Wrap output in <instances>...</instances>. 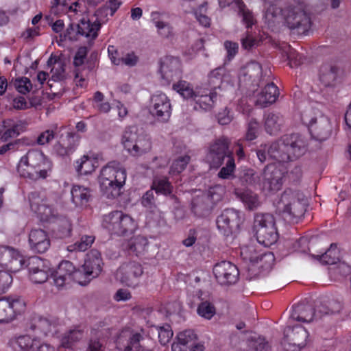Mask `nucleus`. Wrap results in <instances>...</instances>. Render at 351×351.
I'll list each match as a JSON object with an SVG mask.
<instances>
[{
  "instance_id": "39",
  "label": "nucleus",
  "mask_w": 351,
  "mask_h": 351,
  "mask_svg": "<svg viewBox=\"0 0 351 351\" xmlns=\"http://www.w3.org/2000/svg\"><path fill=\"white\" fill-rule=\"evenodd\" d=\"M284 123L282 116L279 113L269 112L265 118V128L266 132L271 134H276Z\"/></svg>"
},
{
  "instance_id": "11",
  "label": "nucleus",
  "mask_w": 351,
  "mask_h": 351,
  "mask_svg": "<svg viewBox=\"0 0 351 351\" xmlns=\"http://www.w3.org/2000/svg\"><path fill=\"white\" fill-rule=\"evenodd\" d=\"M308 332L301 325L287 326L284 331L282 345L285 351H300L306 345Z\"/></svg>"
},
{
  "instance_id": "44",
  "label": "nucleus",
  "mask_w": 351,
  "mask_h": 351,
  "mask_svg": "<svg viewBox=\"0 0 351 351\" xmlns=\"http://www.w3.org/2000/svg\"><path fill=\"white\" fill-rule=\"evenodd\" d=\"M152 187L156 193H161L165 195H171L173 189V186L166 177L155 178Z\"/></svg>"
},
{
  "instance_id": "49",
  "label": "nucleus",
  "mask_w": 351,
  "mask_h": 351,
  "mask_svg": "<svg viewBox=\"0 0 351 351\" xmlns=\"http://www.w3.org/2000/svg\"><path fill=\"white\" fill-rule=\"evenodd\" d=\"M95 241V237L92 235H83L80 241H76L73 245L68 246L69 251L84 252L91 246Z\"/></svg>"
},
{
  "instance_id": "6",
  "label": "nucleus",
  "mask_w": 351,
  "mask_h": 351,
  "mask_svg": "<svg viewBox=\"0 0 351 351\" xmlns=\"http://www.w3.org/2000/svg\"><path fill=\"white\" fill-rule=\"evenodd\" d=\"M285 24L298 34H306L311 27V20L306 6L302 3L290 5L283 10Z\"/></svg>"
},
{
  "instance_id": "48",
  "label": "nucleus",
  "mask_w": 351,
  "mask_h": 351,
  "mask_svg": "<svg viewBox=\"0 0 351 351\" xmlns=\"http://www.w3.org/2000/svg\"><path fill=\"white\" fill-rule=\"evenodd\" d=\"M222 69L219 67L213 70L208 75V84L210 86V90L217 92V89H221L222 84Z\"/></svg>"
},
{
  "instance_id": "60",
  "label": "nucleus",
  "mask_w": 351,
  "mask_h": 351,
  "mask_svg": "<svg viewBox=\"0 0 351 351\" xmlns=\"http://www.w3.org/2000/svg\"><path fill=\"white\" fill-rule=\"evenodd\" d=\"M235 169V163L233 157H228L226 160V166L223 167L219 172L218 176L222 179H230L233 177V172Z\"/></svg>"
},
{
  "instance_id": "63",
  "label": "nucleus",
  "mask_w": 351,
  "mask_h": 351,
  "mask_svg": "<svg viewBox=\"0 0 351 351\" xmlns=\"http://www.w3.org/2000/svg\"><path fill=\"white\" fill-rule=\"evenodd\" d=\"M14 85L20 93L24 95L29 93L32 88L31 81L27 77L16 79Z\"/></svg>"
},
{
  "instance_id": "5",
  "label": "nucleus",
  "mask_w": 351,
  "mask_h": 351,
  "mask_svg": "<svg viewBox=\"0 0 351 351\" xmlns=\"http://www.w3.org/2000/svg\"><path fill=\"white\" fill-rule=\"evenodd\" d=\"M253 229L258 242L265 247L274 244L278 239L274 217L269 213H256Z\"/></svg>"
},
{
  "instance_id": "23",
  "label": "nucleus",
  "mask_w": 351,
  "mask_h": 351,
  "mask_svg": "<svg viewBox=\"0 0 351 351\" xmlns=\"http://www.w3.org/2000/svg\"><path fill=\"white\" fill-rule=\"evenodd\" d=\"M29 201L31 209L43 219H47L53 215L52 208L47 204V200L40 192L33 191L29 193Z\"/></svg>"
},
{
  "instance_id": "2",
  "label": "nucleus",
  "mask_w": 351,
  "mask_h": 351,
  "mask_svg": "<svg viewBox=\"0 0 351 351\" xmlns=\"http://www.w3.org/2000/svg\"><path fill=\"white\" fill-rule=\"evenodd\" d=\"M126 180V171L117 161L104 167L99 176L100 188L108 198H116L121 193Z\"/></svg>"
},
{
  "instance_id": "15",
  "label": "nucleus",
  "mask_w": 351,
  "mask_h": 351,
  "mask_svg": "<svg viewBox=\"0 0 351 351\" xmlns=\"http://www.w3.org/2000/svg\"><path fill=\"white\" fill-rule=\"evenodd\" d=\"M213 274L217 282L221 285H234L237 282L239 278V271L237 266L226 261L215 264Z\"/></svg>"
},
{
  "instance_id": "17",
  "label": "nucleus",
  "mask_w": 351,
  "mask_h": 351,
  "mask_svg": "<svg viewBox=\"0 0 351 351\" xmlns=\"http://www.w3.org/2000/svg\"><path fill=\"white\" fill-rule=\"evenodd\" d=\"M150 113L158 121L166 122L171 116V104L165 94L154 95L152 97Z\"/></svg>"
},
{
  "instance_id": "43",
  "label": "nucleus",
  "mask_w": 351,
  "mask_h": 351,
  "mask_svg": "<svg viewBox=\"0 0 351 351\" xmlns=\"http://www.w3.org/2000/svg\"><path fill=\"white\" fill-rule=\"evenodd\" d=\"M200 300L197 309L198 315L205 319H210L216 313L214 304L210 300L204 298H201Z\"/></svg>"
},
{
  "instance_id": "25",
  "label": "nucleus",
  "mask_w": 351,
  "mask_h": 351,
  "mask_svg": "<svg viewBox=\"0 0 351 351\" xmlns=\"http://www.w3.org/2000/svg\"><path fill=\"white\" fill-rule=\"evenodd\" d=\"M317 316L313 306L308 302H302L293 306L290 318L302 322H311Z\"/></svg>"
},
{
  "instance_id": "32",
  "label": "nucleus",
  "mask_w": 351,
  "mask_h": 351,
  "mask_svg": "<svg viewBox=\"0 0 351 351\" xmlns=\"http://www.w3.org/2000/svg\"><path fill=\"white\" fill-rule=\"evenodd\" d=\"M160 72L162 77L171 80L180 73V62L174 57H165L160 62Z\"/></svg>"
},
{
  "instance_id": "7",
  "label": "nucleus",
  "mask_w": 351,
  "mask_h": 351,
  "mask_svg": "<svg viewBox=\"0 0 351 351\" xmlns=\"http://www.w3.org/2000/svg\"><path fill=\"white\" fill-rule=\"evenodd\" d=\"M122 143L125 149L134 156L143 155L149 152L152 147L149 137L136 126L125 129Z\"/></svg>"
},
{
  "instance_id": "10",
  "label": "nucleus",
  "mask_w": 351,
  "mask_h": 351,
  "mask_svg": "<svg viewBox=\"0 0 351 351\" xmlns=\"http://www.w3.org/2000/svg\"><path fill=\"white\" fill-rule=\"evenodd\" d=\"M230 142L225 136H221L214 141L210 145L206 159L210 168L217 169L222 165L228 157H232L229 149Z\"/></svg>"
},
{
  "instance_id": "55",
  "label": "nucleus",
  "mask_w": 351,
  "mask_h": 351,
  "mask_svg": "<svg viewBox=\"0 0 351 351\" xmlns=\"http://www.w3.org/2000/svg\"><path fill=\"white\" fill-rule=\"evenodd\" d=\"M56 234L60 238H66L70 236L71 232V225L70 221L63 218L57 223V227L55 230Z\"/></svg>"
},
{
  "instance_id": "53",
  "label": "nucleus",
  "mask_w": 351,
  "mask_h": 351,
  "mask_svg": "<svg viewBox=\"0 0 351 351\" xmlns=\"http://www.w3.org/2000/svg\"><path fill=\"white\" fill-rule=\"evenodd\" d=\"M177 341L184 347H189L197 339V336L194 330L189 329L179 332L176 337Z\"/></svg>"
},
{
  "instance_id": "40",
  "label": "nucleus",
  "mask_w": 351,
  "mask_h": 351,
  "mask_svg": "<svg viewBox=\"0 0 351 351\" xmlns=\"http://www.w3.org/2000/svg\"><path fill=\"white\" fill-rule=\"evenodd\" d=\"M56 324V322L55 319H50L48 317L35 315L31 320L29 328L33 330L38 329L45 335H47L51 331L52 328Z\"/></svg>"
},
{
  "instance_id": "31",
  "label": "nucleus",
  "mask_w": 351,
  "mask_h": 351,
  "mask_svg": "<svg viewBox=\"0 0 351 351\" xmlns=\"http://www.w3.org/2000/svg\"><path fill=\"white\" fill-rule=\"evenodd\" d=\"M267 154L269 158L279 162L292 160L282 137L269 145Z\"/></svg>"
},
{
  "instance_id": "29",
  "label": "nucleus",
  "mask_w": 351,
  "mask_h": 351,
  "mask_svg": "<svg viewBox=\"0 0 351 351\" xmlns=\"http://www.w3.org/2000/svg\"><path fill=\"white\" fill-rule=\"evenodd\" d=\"M339 75V68L334 63L323 64L319 69V80L325 86H334Z\"/></svg>"
},
{
  "instance_id": "54",
  "label": "nucleus",
  "mask_w": 351,
  "mask_h": 351,
  "mask_svg": "<svg viewBox=\"0 0 351 351\" xmlns=\"http://www.w3.org/2000/svg\"><path fill=\"white\" fill-rule=\"evenodd\" d=\"M25 124L22 121H18L16 125L6 129L1 135L3 141H7L9 138L17 137L24 130Z\"/></svg>"
},
{
  "instance_id": "36",
  "label": "nucleus",
  "mask_w": 351,
  "mask_h": 351,
  "mask_svg": "<svg viewBox=\"0 0 351 351\" xmlns=\"http://www.w3.org/2000/svg\"><path fill=\"white\" fill-rule=\"evenodd\" d=\"M101 27V23L96 20L94 23H90L88 19H82L80 23L77 25V34L86 37H91L95 39L97 36V32Z\"/></svg>"
},
{
  "instance_id": "50",
  "label": "nucleus",
  "mask_w": 351,
  "mask_h": 351,
  "mask_svg": "<svg viewBox=\"0 0 351 351\" xmlns=\"http://www.w3.org/2000/svg\"><path fill=\"white\" fill-rule=\"evenodd\" d=\"M83 337V330L80 329H73L62 337V346L64 348H71L73 345L81 339Z\"/></svg>"
},
{
  "instance_id": "59",
  "label": "nucleus",
  "mask_w": 351,
  "mask_h": 351,
  "mask_svg": "<svg viewBox=\"0 0 351 351\" xmlns=\"http://www.w3.org/2000/svg\"><path fill=\"white\" fill-rule=\"evenodd\" d=\"M121 5V2L118 1L117 0H109L106 2L104 6L102 8L98 9L96 12L95 15L97 16V17L105 15L106 16L108 14V10H110L111 14L110 15L112 16L114 12L117 11V10L119 8Z\"/></svg>"
},
{
  "instance_id": "9",
  "label": "nucleus",
  "mask_w": 351,
  "mask_h": 351,
  "mask_svg": "<svg viewBox=\"0 0 351 351\" xmlns=\"http://www.w3.org/2000/svg\"><path fill=\"white\" fill-rule=\"evenodd\" d=\"M117 346L121 351H153V342L150 339L140 333H134L130 329H124L119 333Z\"/></svg>"
},
{
  "instance_id": "33",
  "label": "nucleus",
  "mask_w": 351,
  "mask_h": 351,
  "mask_svg": "<svg viewBox=\"0 0 351 351\" xmlns=\"http://www.w3.org/2000/svg\"><path fill=\"white\" fill-rule=\"evenodd\" d=\"M234 10L237 16L241 19V22L247 29L251 28L256 23V19L252 12L241 0L234 1Z\"/></svg>"
},
{
  "instance_id": "35",
  "label": "nucleus",
  "mask_w": 351,
  "mask_h": 351,
  "mask_svg": "<svg viewBox=\"0 0 351 351\" xmlns=\"http://www.w3.org/2000/svg\"><path fill=\"white\" fill-rule=\"evenodd\" d=\"M245 80H251L252 84L254 86H260L263 81H265V77L262 75V66L256 62H252L245 67Z\"/></svg>"
},
{
  "instance_id": "13",
  "label": "nucleus",
  "mask_w": 351,
  "mask_h": 351,
  "mask_svg": "<svg viewBox=\"0 0 351 351\" xmlns=\"http://www.w3.org/2000/svg\"><path fill=\"white\" fill-rule=\"evenodd\" d=\"M25 303L19 297L0 298V323H8L25 311Z\"/></svg>"
},
{
  "instance_id": "56",
  "label": "nucleus",
  "mask_w": 351,
  "mask_h": 351,
  "mask_svg": "<svg viewBox=\"0 0 351 351\" xmlns=\"http://www.w3.org/2000/svg\"><path fill=\"white\" fill-rule=\"evenodd\" d=\"M286 54L290 67L298 66L303 64L305 60L302 54L298 53L290 46L288 47V51H286Z\"/></svg>"
},
{
  "instance_id": "47",
  "label": "nucleus",
  "mask_w": 351,
  "mask_h": 351,
  "mask_svg": "<svg viewBox=\"0 0 351 351\" xmlns=\"http://www.w3.org/2000/svg\"><path fill=\"white\" fill-rule=\"evenodd\" d=\"M148 245V241L146 237L142 235H138L131 239L128 243L130 250L135 252L138 256L145 250Z\"/></svg>"
},
{
  "instance_id": "19",
  "label": "nucleus",
  "mask_w": 351,
  "mask_h": 351,
  "mask_svg": "<svg viewBox=\"0 0 351 351\" xmlns=\"http://www.w3.org/2000/svg\"><path fill=\"white\" fill-rule=\"evenodd\" d=\"M263 189L268 191H277L282 185L283 173L274 165H267L263 173Z\"/></svg>"
},
{
  "instance_id": "4",
  "label": "nucleus",
  "mask_w": 351,
  "mask_h": 351,
  "mask_svg": "<svg viewBox=\"0 0 351 351\" xmlns=\"http://www.w3.org/2000/svg\"><path fill=\"white\" fill-rule=\"evenodd\" d=\"M304 124L308 125L313 138L319 141L326 140L331 134L329 119L315 108L305 110L301 115Z\"/></svg>"
},
{
  "instance_id": "52",
  "label": "nucleus",
  "mask_w": 351,
  "mask_h": 351,
  "mask_svg": "<svg viewBox=\"0 0 351 351\" xmlns=\"http://www.w3.org/2000/svg\"><path fill=\"white\" fill-rule=\"evenodd\" d=\"M155 26L158 29V34L163 38L172 39L175 36L173 27L167 22L164 21H155Z\"/></svg>"
},
{
  "instance_id": "3",
  "label": "nucleus",
  "mask_w": 351,
  "mask_h": 351,
  "mask_svg": "<svg viewBox=\"0 0 351 351\" xmlns=\"http://www.w3.org/2000/svg\"><path fill=\"white\" fill-rule=\"evenodd\" d=\"M306 199L302 193L286 189L278 202V208L289 223H298L306 211Z\"/></svg>"
},
{
  "instance_id": "16",
  "label": "nucleus",
  "mask_w": 351,
  "mask_h": 351,
  "mask_svg": "<svg viewBox=\"0 0 351 351\" xmlns=\"http://www.w3.org/2000/svg\"><path fill=\"white\" fill-rule=\"evenodd\" d=\"M141 265L136 262L125 263L117 271V278L127 286H134L143 274Z\"/></svg>"
},
{
  "instance_id": "45",
  "label": "nucleus",
  "mask_w": 351,
  "mask_h": 351,
  "mask_svg": "<svg viewBox=\"0 0 351 351\" xmlns=\"http://www.w3.org/2000/svg\"><path fill=\"white\" fill-rule=\"evenodd\" d=\"M75 169L79 174H89L95 169L93 160L88 156L84 155L76 162Z\"/></svg>"
},
{
  "instance_id": "1",
  "label": "nucleus",
  "mask_w": 351,
  "mask_h": 351,
  "mask_svg": "<svg viewBox=\"0 0 351 351\" xmlns=\"http://www.w3.org/2000/svg\"><path fill=\"white\" fill-rule=\"evenodd\" d=\"M51 166V162L42 152L32 149L21 158L17 170L21 176L37 180L46 178Z\"/></svg>"
},
{
  "instance_id": "24",
  "label": "nucleus",
  "mask_w": 351,
  "mask_h": 351,
  "mask_svg": "<svg viewBox=\"0 0 351 351\" xmlns=\"http://www.w3.org/2000/svg\"><path fill=\"white\" fill-rule=\"evenodd\" d=\"M265 83L264 88L256 95L255 101L256 105L261 108H265L275 103L280 94L278 88L273 82L266 80Z\"/></svg>"
},
{
  "instance_id": "57",
  "label": "nucleus",
  "mask_w": 351,
  "mask_h": 351,
  "mask_svg": "<svg viewBox=\"0 0 351 351\" xmlns=\"http://www.w3.org/2000/svg\"><path fill=\"white\" fill-rule=\"evenodd\" d=\"M191 157L188 155L180 156L175 160L170 168V173H181L189 164Z\"/></svg>"
},
{
  "instance_id": "62",
  "label": "nucleus",
  "mask_w": 351,
  "mask_h": 351,
  "mask_svg": "<svg viewBox=\"0 0 351 351\" xmlns=\"http://www.w3.org/2000/svg\"><path fill=\"white\" fill-rule=\"evenodd\" d=\"M58 66L56 67L52 68L51 72L52 73L51 79L48 81V84L51 86V84H49L51 80L54 82H60L64 80L66 78V75L65 73L64 65L62 62H58Z\"/></svg>"
},
{
  "instance_id": "51",
  "label": "nucleus",
  "mask_w": 351,
  "mask_h": 351,
  "mask_svg": "<svg viewBox=\"0 0 351 351\" xmlns=\"http://www.w3.org/2000/svg\"><path fill=\"white\" fill-rule=\"evenodd\" d=\"M158 332L159 342L161 345H167L173 337V332L169 324H164L155 327Z\"/></svg>"
},
{
  "instance_id": "27",
  "label": "nucleus",
  "mask_w": 351,
  "mask_h": 351,
  "mask_svg": "<svg viewBox=\"0 0 351 351\" xmlns=\"http://www.w3.org/2000/svg\"><path fill=\"white\" fill-rule=\"evenodd\" d=\"M74 271L75 267L71 262L69 261H62L53 274L55 285L58 287H61L65 284L72 282Z\"/></svg>"
},
{
  "instance_id": "8",
  "label": "nucleus",
  "mask_w": 351,
  "mask_h": 351,
  "mask_svg": "<svg viewBox=\"0 0 351 351\" xmlns=\"http://www.w3.org/2000/svg\"><path fill=\"white\" fill-rule=\"evenodd\" d=\"M102 225L111 234L117 236L132 234L136 228V223L130 216L119 210L106 215Z\"/></svg>"
},
{
  "instance_id": "34",
  "label": "nucleus",
  "mask_w": 351,
  "mask_h": 351,
  "mask_svg": "<svg viewBox=\"0 0 351 351\" xmlns=\"http://www.w3.org/2000/svg\"><path fill=\"white\" fill-rule=\"evenodd\" d=\"M15 351L41 350L44 346L36 339H32L28 335L20 336L14 343Z\"/></svg>"
},
{
  "instance_id": "21",
  "label": "nucleus",
  "mask_w": 351,
  "mask_h": 351,
  "mask_svg": "<svg viewBox=\"0 0 351 351\" xmlns=\"http://www.w3.org/2000/svg\"><path fill=\"white\" fill-rule=\"evenodd\" d=\"M29 243L31 250L37 253L45 252L51 245L48 234L42 229L31 230L29 234Z\"/></svg>"
},
{
  "instance_id": "38",
  "label": "nucleus",
  "mask_w": 351,
  "mask_h": 351,
  "mask_svg": "<svg viewBox=\"0 0 351 351\" xmlns=\"http://www.w3.org/2000/svg\"><path fill=\"white\" fill-rule=\"evenodd\" d=\"M311 256L322 265H332L339 262V251L334 244H331L330 247L324 253L319 252L318 254H311Z\"/></svg>"
},
{
  "instance_id": "41",
  "label": "nucleus",
  "mask_w": 351,
  "mask_h": 351,
  "mask_svg": "<svg viewBox=\"0 0 351 351\" xmlns=\"http://www.w3.org/2000/svg\"><path fill=\"white\" fill-rule=\"evenodd\" d=\"M73 202L77 206L86 205L90 197V191L81 186H74L71 189Z\"/></svg>"
},
{
  "instance_id": "12",
  "label": "nucleus",
  "mask_w": 351,
  "mask_h": 351,
  "mask_svg": "<svg viewBox=\"0 0 351 351\" xmlns=\"http://www.w3.org/2000/svg\"><path fill=\"white\" fill-rule=\"evenodd\" d=\"M216 223L217 228L224 236L236 234L242 223L241 213L234 208L224 209L217 217Z\"/></svg>"
},
{
  "instance_id": "30",
  "label": "nucleus",
  "mask_w": 351,
  "mask_h": 351,
  "mask_svg": "<svg viewBox=\"0 0 351 351\" xmlns=\"http://www.w3.org/2000/svg\"><path fill=\"white\" fill-rule=\"evenodd\" d=\"M75 134L72 132H66L65 134H61L58 141L54 145V150L56 154L60 156H64L73 152L76 145Z\"/></svg>"
},
{
  "instance_id": "14",
  "label": "nucleus",
  "mask_w": 351,
  "mask_h": 351,
  "mask_svg": "<svg viewBox=\"0 0 351 351\" xmlns=\"http://www.w3.org/2000/svg\"><path fill=\"white\" fill-rule=\"evenodd\" d=\"M23 267L29 271V277L34 283H43L49 278L50 269L45 261L38 256H34L25 258Z\"/></svg>"
},
{
  "instance_id": "64",
  "label": "nucleus",
  "mask_w": 351,
  "mask_h": 351,
  "mask_svg": "<svg viewBox=\"0 0 351 351\" xmlns=\"http://www.w3.org/2000/svg\"><path fill=\"white\" fill-rule=\"evenodd\" d=\"M250 347L254 351H270V346L263 337L252 339Z\"/></svg>"
},
{
  "instance_id": "37",
  "label": "nucleus",
  "mask_w": 351,
  "mask_h": 351,
  "mask_svg": "<svg viewBox=\"0 0 351 351\" xmlns=\"http://www.w3.org/2000/svg\"><path fill=\"white\" fill-rule=\"evenodd\" d=\"M241 184L246 186H253L260 183V176L256 172L246 167H241L238 170L237 175Z\"/></svg>"
},
{
  "instance_id": "61",
  "label": "nucleus",
  "mask_w": 351,
  "mask_h": 351,
  "mask_svg": "<svg viewBox=\"0 0 351 351\" xmlns=\"http://www.w3.org/2000/svg\"><path fill=\"white\" fill-rule=\"evenodd\" d=\"M93 278L92 276L88 275L86 274V271L80 269H76L75 268V271L73 274L72 282H77L81 285H86L88 284Z\"/></svg>"
},
{
  "instance_id": "28",
  "label": "nucleus",
  "mask_w": 351,
  "mask_h": 351,
  "mask_svg": "<svg viewBox=\"0 0 351 351\" xmlns=\"http://www.w3.org/2000/svg\"><path fill=\"white\" fill-rule=\"evenodd\" d=\"M213 207V204L210 197L206 195H197L193 198L191 210L199 217L208 216Z\"/></svg>"
},
{
  "instance_id": "46",
  "label": "nucleus",
  "mask_w": 351,
  "mask_h": 351,
  "mask_svg": "<svg viewBox=\"0 0 351 351\" xmlns=\"http://www.w3.org/2000/svg\"><path fill=\"white\" fill-rule=\"evenodd\" d=\"M250 261L252 263L253 266L256 264H259L260 267L264 269H269L274 261V256L272 253H265L256 257H249Z\"/></svg>"
},
{
  "instance_id": "58",
  "label": "nucleus",
  "mask_w": 351,
  "mask_h": 351,
  "mask_svg": "<svg viewBox=\"0 0 351 351\" xmlns=\"http://www.w3.org/2000/svg\"><path fill=\"white\" fill-rule=\"evenodd\" d=\"M173 89L185 99L193 97L195 92L190 88L189 83L186 81H180L177 84H174Z\"/></svg>"
},
{
  "instance_id": "20",
  "label": "nucleus",
  "mask_w": 351,
  "mask_h": 351,
  "mask_svg": "<svg viewBox=\"0 0 351 351\" xmlns=\"http://www.w3.org/2000/svg\"><path fill=\"white\" fill-rule=\"evenodd\" d=\"M25 258L9 247H0V265L15 271L23 268Z\"/></svg>"
},
{
  "instance_id": "26",
  "label": "nucleus",
  "mask_w": 351,
  "mask_h": 351,
  "mask_svg": "<svg viewBox=\"0 0 351 351\" xmlns=\"http://www.w3.org/2000/svg\"><path fill=\"white\" fill-rule=\"evenodd\" d=\"M102 265L103 262L100 252L96 249H93L86 254L82 268L86 271L88 275L95 278L101 272Z\"/></svg>"
},
{
  "instance_id": "22",
  "label": "nucleus",
  "mask_w": 351,
  "mask_h": 351,
  "mask_svg": "<svg viewBox=\"0 0 351 351\" xmlns=\"http://www.w3.org/2000/svg\"><path fill=\"white\" fill-rule=\"evenodd\" d=\"M217 92H213L206 88H199L194 92L193 100L195 101L194 109L210 110L217 97Z\"/></svg>"
},
{
  "instance_id": "18",
  "label": "nucleus",
  "mask_w": 351,
  "mask_h": 351,
  "mask_svg": "<svg viewBox=\"0 0 351 351\" xmlns=\"http://www.w3.org/2000/svg\"><path fill=\"white\" fill-rule=\"evenodd\" d=\"M282 138L292 160L302 156L306 152L307 141L302 135L300 134H287L283 136Z\"/></svg>"
},
{
  "instance_id": "42",
  "label": "nucleus",
  "mask_w": 351,
  "mask_h": 351,
  "mask_svg": "<svg viewBox=\"0 0 351 351\" xmlns=\"http://www.w3.org/2000/svg\"><path fill=\"white\" fill-rule=\"evenodd\" d=\"M236 193L249 210H253L259 206L258 196L252 191L247 190Z\"/></svg>"
}]
</instances>
